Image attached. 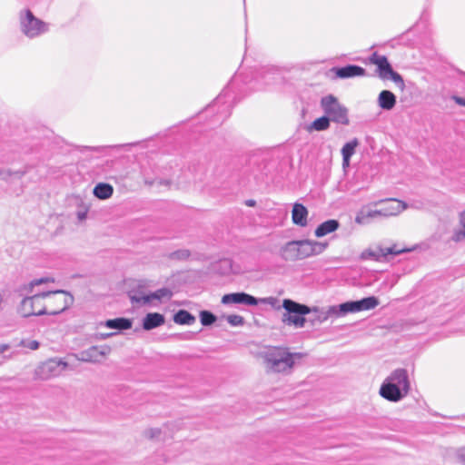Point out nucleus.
<instances>
[{"mask_svg":"<svg viewBox=\"0 0 465 465\" xmlns=\"http://www.w3.org/2000/svg\"><path fill=\"white\" fill-rule=\"evenodd\" d=\"M8 348H9L8 345H5V344L0 345V353L5 351Z\"/></svg>","mask_w":465,"mask_h":465,"instance_id":"37998d69","label":"nucleus"},{"mask_svg":"<svg viewBox=\"0 0 465 465\" xmlns=\"http://www.w3.org/2000/svg\"><path fill=\"white\" fill-rule=\"evenodd\" d=\"M129 297L133 303H138L142 305L150 303L149 293H145L143 292L132 291L129 293Z\"/></svg>","mask_w":465,"mask_h":465,"instance_id":"cd10ccee","label":"nucleus"},{"mask_svg":"<svg viewBox=\"0 0 465 465\" xmlns=\"http://www.w3.org/2000/svg\"><path fill=\"white\" fill-rule=\"evenodd\" d=\"M87 213H88V208L86 206H83L79 210H77L76 216H77L78 220L80 222L84 221L86 219Z\"/></svg>","mask_w":465,"mask_h":465,"instance_id":"e433bc0d","label":"nucleus"},{"mask_svg":"<svg viewBox=\"0 0 465 465\" xmlns=\"http://www.w3.org/2000/svg\"><path fill=\"white\" fill-rule=\"evenodd\" d=\"M413 249H408V248H398L397 245H393L391 247L388 248H382V257H386L389 254H400L403 252H411Z\"/></svg>","mask_w":465,"mask_h":465,"instance_id":"2f4dec72","label":"nucleus"},{"mask_svg":"<svg viewBox=\"0 0 465 465\" xmlns=\"http://www.w3.org/2000/svg\"><path fill=\"white\" fill-rule=\"evenodd\" d=\"M350 157H342V167L346 169L350 165Z\"/></svg>","mask_w":465,"mask_h":465,"instance_id":"79ce46f5","label":"nucleus"},{"mask_svg":"<svg viewBox=\"0 0 465 465\" xmlns=\"http://www.w3.org/2000/svg\"><path fill=\"white\" fill-rule=\"evenodd\" d=\"M264 371L267 374L289 375L292 372L296 360H300L302 354L291 352L284 347H271L261 352Z\"/></svg>","mask_w":465,"mask_h":465,"instance_id":"f257e3e1","label":"nucleus"},{"mask_svg":"<svg viewBox=\"0 0 465 465\" xmlns=\"http://www.w3.org/2000/svg\"><path fill=\"white\" fill-rule=\"evenodd\" d=\"M339 309H340V304L332 305V306H329L327 308H322V309L317 308V307L311 308V310H312L311 313H313V316L311 319L312 324L315 325V324L322 323V322H326L331 317L343 316V314L341 313V311H340Z\"/></svg>","mask_w":465,"mask_h":465,"instance_id":"4468645a","label":"nucleus"},{"mask_svg":"<svg viewBox=\"0 0 465 465\" xmlns=\"http://www.w3.org/2000/svg\"><path fill=\"white\" fill-rule=\"evenodd\" d=\"M258 301H259V303L270 305L276 310H279L281 308V306L278 304L279 303L278 299L275 297H272V296L261 298V299H258Z\"/></svg>","mask_w":465,"mask_h":465,"instance_id":"72a5a7b5","label":"nucleus"},{"mask_svg":"<svg viewBox=\"0 0 465 465\" xmlns=\"http://www.w3.org/2000/svg\"><path fill=\"white\" fill-rule=\"evenodd\" d=\"M374 206H379L382 218L396 216L408 208V204L397 199H386L373 203Z\"/></svg>","mask_w":465,"mask_h":465,"instance_id":"f8f14e48","label":"nucleus"},{"mask_svg":"<svg viewBox=\"0 0 465 465\" xmlns=\"http://www.w3.org/2000/svg\"><path fill=\"white\" fill-rule=\"evenodd\" d=\"M93 193L100 200H107L114 193V187L106 183H99L93 190Z\"/></svg>","mask_w":465,"mask_h":465,"instance_id":"393cba45","label":"nucleus"},{"mask_svg":"<svg viewBox=\"0 0 465 465\" xmlns=\"http://www.w3.org/2000/svg\"><path fill=\"white\" fill-rule=\"evenodd\" d=\"M321 107L330 121L344 125L349 124L347 108L332 94L322 98Z\"/></svg>","mask_w":465,"mask_h":465,"instance_id":"0eeeda50","label":"nucleus"},{"mask_svg":"<svg viewBox=\"0 0 465 465\" xmlns=\"http://www.w3.org/2000/svg\"><path fill=\"white\" fill-rule=\"evenodd\" d=\"M164 323V317L163 314L158 312H151L146 314L143 320V328L146 331H150L156 327H159Z\"/></svg>","mask_w":465,"mask_h":465,"instance_id":"aec40b11","label":"nucleus"},{"mask_svg":"<svg viewBox=\"0 0 465 465\" xmlns=\"http://www.w3.org/2000/svg\"><path fill=\"white\" fill-rule=\"evenodd\" d=\"M373 207H375L373 203L363 205L356 213L355 223L361 225H366L373 220L382 218L379 208Z\"/></svg>","mask_w":465,"mask_h":465,"instance_id":"f3484780","label":"nucleus"},{"mask_svg":"<svg viewBox=\"0 0 465 465\" xmlns=\"http://www.w3.org/2000/svg\"><path fill=\"white\" fill-rule=\"evenodd\" d=\"M460 228L455 229L450 236V241L455 243L465 241V209L458 214Z\"/></svg>","mask_w":465,"mask_h":465,"instance_id":"5701e85b","label":"nucleus"},{"mask_svg":"<svg viewBox=\"0 0 465 465\" xmlns=\"http://www.w3.org/2000/svg\"><path fill=\"white\" fill-rule=\"evenodd\" d=\"M173 295V292L168 288H161L153 292L149 293L150 302L153 300L162 301L163 299L169 300Z\"/></svg>","mask_w":465,"mask_h":465,"instance_id":"c85d7f7f","label":"nucleus"},{"mask_svg":"<svg viewBox=\"0 0 465 465\" xmlns=\"http://www.w3.org/2000/svg\"><path fill=\"white\" fill-rule=\"evenodd\" d=\"M328 247L327 242L312 240L291 241L285 243L280 251L285 261L303 260L322 253Z\"/></svg>","mask_w":465,"mask_h":465,"instance_id":"7ed1b4c3","label":"nucleus"},{"mask_svg":"<svg viewBox=\"0 0 465 465\" xmlns=\"http://www.w3.org/2000/svg\"><path fill=\"white\" fill-rule=\"evenodd\" d=\"M340 223L337 220L331 219L321 223L315 230L316 237L321 238L338 230Z\"/></svg>","mask_w":465,"mask_h":465,"instance_id":"4be33fe9","label":"nucleus"},{"mask_svg":"<svg viewBox=\"0 0 465 465\" xmlns=\"http://www.w3.org/2000/svg\"><path fill=\"white\" fill-rule=\"evenodd\" d=\"M116 334V332H109V333H99L98 338L100 340H105L107 338L112 337L113 335Z\"/></svg>","mask_w":465,"mask_h":465,"instance_id":"ea45409f","label":"nucleus"},{"mask_svg":"<svg viewBox=\"0 0 465 465\" xmlns=\"http://www.w3.org/2000/svg\"><path fill=\"white\" fill-rule=\"evenodd\" d=\"M378 104L381 109L390 111L396 104V96L391 91L383 90L378 96Z\"/></svg>","mask_w":465,"mask_h":465,"instance_id":"412c9836","label":"nucleus"},{"mask_svg":"<svg viewBox=\"0 0 465 465\" xmlns=\"http://www.w3.org/2000/svg\"><path fill=\"white\" fill-rule=\"evenodd\" d=\"M411 391V381L407 370L398 368L392 371L382 381L379 394L383 399L399 402Z\"/></svg>","mask_w":465,"mask_h":465,"instance_id":"f03ea898","label":"nucleus"},{"mask_svg":"<svg viewBox=\"0 0 465 465\" xmlns=\"http://www.w3.org/2000/svg\"><path fill=\"white\" fill-rule=\"evenodd\" d=\"M111 352L108 345L92 346L80 352L79 360L86 362H99Z\"/></svg>","mask_w":465,"mask_h":465,"instance_id":"2eb2a0df","label":"nucleus"},{"mask_svg":"<svg viewBox=\"0 0 465 465\" xmlns=\"http://www.w3.org/2000/svg\"><path fill=\"white\" fill-rule=\"evenodd\" d=\"M379 305V300L374 297L363 298L360 301H351L340 304V311L343 315L361 311H368L374 309Z\"/></svg>","mask_w":465,"mask_h":465,"instance_id":"9b49d317","label":"nucleus"},{"mask_svg":"<svg viewBox=\"0 0 465 465\" xmlns=\"http://www.w3.org/2000/svg\"><path fill=\"white\" fill-rule=\"evenodd\" d=\"M222 303L223 304H244L248 306H256L259 304L257 298L245 293V292H232L224 294L222 297Z\"/></svg>","mask_w":465,"mask_h":465,"instance_id":"dca6fc26","label":"nucleus"},{"mask_svg":"<svg viewBox=\"0 0 465 465\" xmlns=\"http://www.w3.org/2000/svg\"><path fill=\"white\" fill-rule=\"evenodd\" d=\"M173 321L177 324L192 325L195 322V317L185 310H180L173 316Z\"/></svg>","mask_w":465,"mask_h":465,"instance_id":"a878e982","label":"nucleus"},{"mask_svg":"<svg viewBox=\"0 0 465 465\" xmlns=\"http://www.w3.org/2000/svg\"><path fill=\"white\" fill-rule=\"evenodd\" d=\"M308 210L301 203H294L292 211V223L304 227L307 225Z\"/></svg>","mask_w":465,"mask_h":465,"instance_id":"6ab92c4d","label":"nucleus"},{"mask_svg":"<svg viewBox=\"0 0 465 465\" xmlns=\"http://www.w3.org/2000/svg\"><path fill=\"white\" fill-rule=\"evenodd\" d=\"M132 321L126 318H115L107 320L104 322H101L100 325H104L110 329H116L119 331L128 330L132 328Z\"/></svg>","mask_w":465,"mask_h":465,"instance_id":"b1692460","label":"nucleus"},{"mask_svg":"<svg viewBox=\"0 0 465 465\" xmlns=\"http://www.w3.org/2000/svg\"><path fill=\"white\" fill-rule=\"evenodd\" d=\"M20 27L25 35L35 38L48 31V25L36 18L30 10L20 14Z\"/></svg>","mask_w":465,"mask_h":465,"instance_id":"1a4fd4ad","label":"nucleus"},{"mask_svg":"<svg viewBox=\"0 0 465 465\" xmlns=\"http://www.w3.org/2000/svg\"><path fill=\"white\" fill-rule=\"evenodd\" d=\"M359 145V141L354 138L353 140L346 143L341 148L342 157H351L355 153V150Z\"/></svg>","mask_w":465,"mask_h":465,"instance_id":"7c9ffc66","label":"nucleus"},{"mask_svg":"<svg viewBox=\"0 0 465 465\" xmlns=\"http://www.w3.org/2000/svg\"><path fill=\"white\" fill-rule=\"evenodd\" d=\"M53 278L45 277L35 279L29 283V292L32 295L24 298L18 306V312L23 317H29L33 315H45V298L44 292H35L34 288L44 283L54 282Z\"/></svg>","mask_w":465,"mask_h":465,"instance_id":"20e7f679","label":"nucleus"},{"mask_svg":"<svg viewBox=\"0 0 465 465\" xmlns=\"http://www.w3.org/2000/svg\"><path fill=\"white\" fill-rule=\"evenodd\" d=\"M456 460L465 465V448H461L455 452Z\"/></svg>","mask_w":465,"mask_h":465,"instance_id":"4c0bfd02","label":"nucleus"},{"mask_svg":"<svg viewBox=\"0 0 465 465\" xmlns=\"http://www.w3.org/2000/svg\"><path fill=\"white\" fill-rule=\"evenodd\" d=\"M142 436L143 439L153 442H164L173 438L171 424L164 423L160 427L145 428Z\"/></svg>","mask_w":465,"mask_h":465,"instance_id":"ddd939ff","label":"nucleus"},{"mask_svg":"<svg viewBox=\"0 0 465 465\" xmlns=\"http://www.w3.org/2000/svg\"><path fill=\"white\" fill-rule=\"evenodd\" d=\"M45 314L55 315L68 309L74 297L65 291L44 292Z\"/></svg>","mask_w":465,"mask_h":465,"instance_id":"423d86ee","label":"nucleus"},{"mask_svg":"<svg viewBox=\"0 0 465 465\" xmlns=\"http://www.w3.org/2000/svg\"><path fill=\"white\" fill-rule=\"evenodd\" d=\"M453 99H454V101H455L458 104L462 105V106H465V99H464V98L455 96Z\"/></svg>","mask_w":465,"mask_h":465,"instance_id":"a19ab883","label":"nucleus"},{"mask_svg":"<svg viewBox=\"0 0 465 465\" xmlns=\"http://www.w3.org/2000/svg\"><path fill=\"white\" fill-rule=\"evenodd\" d=\"M227 322L232 325V326H241L243 324L244 322V320H243V317L241 316V315H237V314H232V315H229L227 317Z\"/></svg>","mask_w":465,"mask_h":465,"instance_id":"f704fd0d","label":"nucleus"},{"mask_svg":"<svg viewBox=\"0 0 465 465\" xmlns=\"http://www.w3.org/2000/svg\"><path fill=\"white\" fill-rule=\"evenodd\" d=\"M25 346L30 350H37L39 348V342L36 341H29Z\"/></svg>","mask_w":465,"mask_h":465,"instance_id":"58836bf2","label":"nucleus"},{"mask_svg":"<svg viewBox=\"0 0 465 465\" xmlns=\"http://www.w3.org/2000/svg\"><path fill=\"white\" fill-rule=\"evenodd\" d=\"M282 307L285 310L282 317L283 323L296 328L304 327L306 322L304 315L311 313L310 307L290 299H284Z\"/></svg>","mask_w":465,"mask_h":465,"instance_id":"39448f33","label":"nucleus"},{"mask_svg":"<svg viewBox=\"0 0 465 465\" xmlns=\"http://www.w3.org/2000/svg\"><path fill=\"white\" fill-rule=\"evenodd\" d=\"M382 248H377V249H366L364 250L361 254V258L362 260H375L378 261L382 257Z\"/></svg>","mask_w":465,"mask_h":465,"instance_id":"c756f323","label":"nucleus"},{"mask_svg":"<svg viewBox=\"0 0 465 465\" xmlns=\"http://www.w3.org/2000/svg\"><path fill=\"white\" fill-rule=\"evenodd\" d=\"M200 320H201V323L203 326H208V325L213 324L215 322L216 317L212 312H210L208 311H202L200 312Z\"/></svg>","mask_w":465,"mask_h":465,"instance_id":"473e14b6","label":"nucleus"},{"mask_svg":"<svg viewBox=\"0 0 465 465\" xmlns=\"http://www.w3.org/2000/svg\"><path fill=\"white\" fill-rule=\"evenodd\" d=\"M371 61L377 65L379 75L381 79H391L401 91L405 89L403 78L400 74L392 70L386 56L375 54L372 55Z\"/></svg>","mask_w":465,"mask_h":465,"instance_id":"9d476101","label":"nucleus"},{"mask_svg":"<svg viewBox=\"0 0 465 465\" xmlns=\"http://www.w3.org/2000/svg\"><path fill=\"white\" fill-rule=\"evenodd\" d=\"M191 255L189 250H179L172 253V257L178 260H185Z\"/></svg>","mask_w":465,"mask_h":465,"instance_id":"c9c22d12","label":"nucleus"},{"mask_svg":"<svg viewBox=\"0 0 465 465\" xmlns=\"http://www.w3.org/2000/svg\"><path fill=\"white\" fill-rule=\"evenodd\" d=\"M248 204H249L250 206H252V205L254 204V202H253V201H250V202L248 203Z\"/></svg>","mask_w":465,"mask_h":465,"instance_id":"c03bdc74","label":"nucleus"},{"mask_svg":"<svg viewBox=\"0 0 465 465\" xmlns=\"http://www.w3.org/2000/svg\"><path fill=\"white\" fill-rule=\"evenodd\" d=\"M330 119L327 116H322L314 120L310 125L306 127L308 132L312 131H325L330 127Z\"/></svg>","mask_w":465,"mask_h":465,"instance_id":"bb28decb","label":"nucleus"},{"mask_svg":"<svg viewBox=\"0 0 465 465\" xmlns=\"http://www.w3.org/2000/svg\"><path fill=\"white\" fill-rule=\"evenodd\" d=\"M68 367V363L60 358H51L41 362L34 371L36 381H48L62 375Z\"/></svg>","mask_w":465,"mask_h":465,"instance_id":"6e6552de","label":"nucleus"},{"mask_svg":"<svg viewBox=\"0 0 465 465\" xmlns=\"http://www.w3.org/2000/svg\"><path fill=\"white\" fill-rule=\"evenodd\" d=\"M333 71L335 72L337 77L342 79L363 76L365 74L364 68L354 64H350L341 68H334Z\"/></svg>","mask_w":465,"mask_h":465,"instance_id":"a211bd4d","label":"nucleus"}]
</instances>
